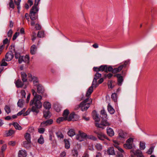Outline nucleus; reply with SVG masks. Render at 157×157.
I'll return each instance as SVG.
<instances>
[{
  "label": "nucleus",
  "mask_w": 157,
  "mask_h": 157,
  "mask_svg": "<svg viewBox=\"0 0 157 157\" xmlns=\"http://www.w3.org/2000/svg\"><path fill=\"white\" fill-rule=\"evenodd\" d=\"M32 92L34 97L33 99L31 101L30 104L31 105H34L32 107V111L37 113L39 112L38 109L41 108L42 106V103L40 101L42 96L37 94L33 89L32 90Z\"/></svg>",
  "instance_id": "nucleus-1"
},
{
  "label": "nucleus",
  "mask_w": 157,
  "mask_h": 157,
  "mask_svg": "<svg viewBox=\"0 0 157 157\" xmlns=\"http://www.w3.org/2000/svg\"><path fill=\"white\" fill-rule=\"evenodd\" d=\"M101 117L102 119V121L100 124L98 123H95V126L98 128H101L102 129L104 128V126H109L110 124L107 121V114L105 110L102 109L101 111Z\"/></svg>",
  "instance_id": "nucleus-2"
},
{
  "label": "nucleus",
  "mask_w": 157,
  "mask_h": 157,
  "mask_svg": "<svg viewBox=\"0 0 157 157\" xmlns=\"http://www.w3.org/2000/svg\"><path fill=\"white\" fill-rule=\"evenodd\" d=\"M89 100V98L85 99L82 101L79 105L76 106L75 108V110H78V109L81 108V109L82 111L86 110L90 106V105L91 104L92 102V100L90 98V100L89 103H87Z\"/></svg>",
  "instance_id": "nucleus-3"
},
{
  "label": "nucleus",
  "mask_w": 157,
  "mask_h": 157,
  "mask_svg": "<svg viewBox=\"0 0 157 157\" xmlns=\"http://www.w3.org/2000/svg\"><path fill=\"white\" fill-rule=\"evenodd\" d=\"M39 11L38 8L32 7L30 9L29 13L30 18L32 21H34L38 19L37 13Z\"/></svg>",
  "instance_id": "nucleus-4"
},
{
  "label": "nucleus",
  "mask_w": 157,
  "mask_h": 157,
  "mask_svg": "<svg viewBox=\"0 0 157 157\" xmlns=\"http://www.w3.org/2000/svg\"><path fill=\"white\" fill-rule=\"evenodd\" d=\"M94 132L97 135L98 138L101 140H104L105 139L110 140L107 136L101 132L98 131L97 130H94Z\"/></svg>",
  "instance_id": "nucleus-5"
},
{
  "label": "nucleus",
  "mask_w": 157,
  "mask_h": 157,
  "mask_svg": "<svg viewBox=\"0 0 157 157\" xmlns=\"http://www.w3.org/2000/svg\"><path fill=\"white\" fill-rule=\"evenodd\" d=\"M114 77H117V84L119 86H121L123 82L124 79L123 77L121 74H116L114 75Z\"/></svg>",
  "instance_id": "nucleus-6"
},
{
  "label": "nucleus",
  "mask_w": 157,
  "mask_h": 157,
  "mask_svg": "<svg viewBox=\"0 0 157 157\" xmlns=\"http://www.w3.org/2000/svg\"><path fill=\"white\" fill-rule=\"evenodd\" d=\"M75 117H77V119H78V116L75 114L74 112H72L69 115V117H67V120L68 121H76L77 120L75 119Z\"/></svg>",
  "instance_id": "nucleus-7"
},
{
  "label": "nucleus",
  "mask_w": 157,
  "mask_h": 157,
  "mask_svg": "<svg viewBox=\"0 0 157 157\" xmlns=\"http://www.w3.org/2000/svg\"><path fill=\"white\" fill-rule=\"evenodd\" d=\"M14 55L11 51L7 52L5 56V59L7 61L11 60L13 58Z\"/></svg>",
  "instance_id": "nucleus-8"
},
{
  "label": "nucleus",
  "mask_w": 157,
  "mask_h": 157,
  "mask_svg": "<svg viewBox=\"0 0 157 157\" xmlns=\"http://www.w3.org/2000/svg\"><path fill=\"white\" fill-rule=\"evenodd\" d=\"M79 135H78L76 136V138L77 140H79L80 141H81L82 140H81L80 139V137L83 139L86 138L87 135L86 133L83 132H82L81 131H79Z\"/></svg>",
  "instance_id": "nucleus-9"
},
{
  "label": "nucleus",
  "mask_w": 157,
  "mask_h": 157,
  "mask_svg": "<svg viewBox=\"0 0 157 157\" xmlns=\"http://www.w3.org/2000/svg\"><path fill=\"white\" fill-rule=\"evenodd\" d=\"M119 139H125L127 136V133L124 132L123 130H120L118 131Z\"/></svg>",
  "instance_id": "nucleus-10"
},
{
  "label": "nucleus",
  "mask_w": 157,
  "mask_h": 157,
  "mask_svg": "<svg viewBox=\"0 0 157 157\" xmlns=\"http://www.w3.org/2000/svg\"><path fill=\"white\" fill-rule=\"evenodd\" d=\"M101 74L97 72L94 75V77L92 82V85L95 84V83H97V80L101 78Z\"/></svg>",
  "instance_id": "nucleus-11"
},
{
  "label": "nucleus",
  "mask_w": 157,
  "mask_h": 157,
  "mask_svg": "<svg viewBox=\"0 0 157 157\" xmlns=\"http://www.w3.org/2000/svg\"><path fill=\"white\" fill-rule=\"evenodd\" d=\"M53 122V121L52 119H49L47 120L43 121L41 123V125H45V126L50 125L52 124Z\"/></svg>",
  "instance_id": "nucleus-12"
},
{
  "label": "nucleus",
  "mask_w": 157,
  "mask_h": 157,
  "mask_svg": "<svg viewBox=\"0 0 157 157\" xmlns=\"http://www.w3.org/2000/svg\"><path fill=\"white\" fill-rule=\"evenodd\" d=\"M129 63V61L128 60H126L125 61L124 63L123 64L120 65L117 68V69L119 72H120L123 68H125L126 67L127 65Z\"/></svg>",
  "instance_id": "nucleus-13"
},
{
  "label": "nucleus",
  "mask_w": 157,
  "mask_h": 157,
  "mask_svg": "<svg viewBox=\"0 0 157 157\" xmlns=\"http://www.w3.org/2000/svg\"><path fill=\"white\" fill-rule=\"evenodd\" d=\"M27 155V153L26 151L25 150H20L18 152V157H26Z\"/></svg>",
  "instance_id": "nucleus-14"
},
{
  "label": "nucleus",
  "mask_w": 157,
  "mask_h": 157,
  "mask_svg": "<svg viewBox=\"0 0 157 157\" xmlns=\"http://www.w3.org/2000/svg\"><path fill=\"white\" fill-rule=\"evenodd\" d=\"M37 92L39 94H42L44 91V88L40 84H38L37 86Z\"/></svg>",
  "instance_id": "nucleus-15"
},
{
  "label": "nucleus",
  "mask_w": 157,
  "mask_h": 157,
  "mask_svg": "<svg viewBox=\"0 0 157 157\" xmlns=\"http://www.w3.org/2000/svg\"><path fill=\"white\" fill-rule=\"evenodd\" d=\"M107 134L110 136H112L114 135V132L113 129L109 127L107 128Z\"/></svg>",
  "instance_id": "nucleus-16"
},
{
  "label": "nucleus",
  "mask_w": 157,
  "mask_h": 157,
  "mask_svg": "<svg viewBox=\"0 0 157 157\" xmlns=\"http://www.w3.org/2000/svg\"><path fill=\"white\" fill-rule=\"evenodd\" d=\"M37 47L35 44L33 45L30 47V53L32 55H34L36 51Z\"/></svg>",
  "instance_id": "nucleus-17"
},
{
  "label": "nucleus",
  "mask_w": 157,
  "mask_h": 157,
  "mask_svg": "<svg viewBox=\"0 0 157 157\" xmlns=\"http://www.w3.org/2000/svg\"><path fill=\"white\" fill-rule=\"evenodd\" d=\"M100 71H104L105 72L108 73L109 71H108V67L107 65H102L100 66Z\"/></svg>",
  "instance_id": "nucleus-18"
},
{
  "label": "nucleus",
  "mask_w": 157,
  "mask_h": 157,
  "mask_svg": "<svg viewBox=\"0 0 157 157\" xmlns=\"http://www.w3.org/2000/svg\"><path fill=\"white\" fill-rule=\"evenodd\" d=\"M93 86L92 85L88 89L86 93V97H89L93 92Z\"/></svg>",
  "instance_id": "nucleus-19"
},
{
  "label": "nucleus",
  "mask_w": 157,
  "mask_h": 157,
  "mask_svg": "<svg viewBox=\"0 0 157 157\" xmlns=\"http://www.w3.org/2000/svg\"><path fill=\"white\" fill-rule=\"evenodd\" d=\"M93 113V117L94 120L98 122L100 121V118L98 116V114L97 113L95 110H93L92 112Z\"/></svg>",
  "instance_id": "nucleus-20"
},
{
  "label": "nucleus",
  "mask_w": 157,
  "mask_h": 157,
  "mask_svg": "<svg viewBox=\"0 0 157 157\" xmlns=\"http://www.w3.org/2000/svg\"><path fill=\"white\" fill-rule=\"evenodd\" d=\"M24 82H22L20 79H18L16 82V86L18 88L22 87L24 85Z\"/></svg>",
  "instance_id": "nucleus-21"
},
{
  "label": "nucleus",
  "mask_w": 157,
  "mask_h": 157,
  "mask_svg": "<svg viewBox=\"0 0 157 157\" xmlns=\"http://www.w3.org/2000/svg\"><path fill=\"white\" fill-rule=\"evenodd\" d=\"M21 80L23 82H26L27 81V77L26 73L23 72H21Z\"/></svg>",
  "instance_id": "nucleus-22"
},
{
  "label": "nucleus",
  "mask_w": 157,
  "mask_h": 157,
  "mask_svg": "<svg viewBox=\"0 0 157 157\" xmlns=\"http://www.w3.org/2000/svg\"><path fill=\"white\" fill-rule=\"evenodd\" d=\"M108 71L109 72H112L114 74L117 73V72H119L117 68H115L113 69L112 67L111 66H109Z\"/></svg>",
  "instance_id": "nucleus-23"
},
{
  "label": "nucleus",
  "mask_w": 157,
  "mask_h": 157,
  "mask_svg": "<svg viewBox=\"0 0 157 157\" xmlns=\"http://www.w3.org/2000/svg\"><path fill=\"white\" fill-rule=\"evenodd\" d=\"M107 152L109 155H115L114 148L113 147H110L108 148L107 150Z\"/></svg>",
  "instance_id": "nucleus-24"
},
{
  "label": "nucleus",
  "mask_w": 157,
  "mask_h": 157,
  "mask_svg": "<svg viewBox=\"0 0 157 157\" xmlns=\"http://www.w3.org/2000/svg\"><path fill=\"white\" fill-rule=\"evenodd\" d=\"M44 117L45 119H47L50 117L51 115H50V112L49 110L47 111H43Z\"/></svg>",
  "instance_id": "nucleus-25"
},
{
  "label": "nucleus",
  "mask_w": 157,
  "mask_h": 157,
  "mask_svg": "<svg viewBox=\"0 0 157 157\" xmlns=\"http://www.w3.org/2000/svg\"><path fill=\"white\" fill-rule=\"evenodd\" d=\"M31 141H25L23 142V147L26 149L29 148L31 147Z\"/></svg>",
  "instance_id": "nucleus-26"
},
{
  "label": "nucleus",
  "mask_w": 157,
  "mask_h": 157,
  "mask_svg": "<svg viewBox=\"0 0 157 157\" xmlns=\"http://www.w3.org/2000/svg\"><path fill=\"white\" fill-rule=\"evenodd\" d=\"M15 133V131L11 129L8 131H6L5 132V136H11L14 134Z\"/></svg>",
  "instance_id": "nucleus-27"
},
{
  "label": "nucleus",
  "mask_w": 157,
  "mask_h": 157,
  "mask_svg": "<svg viewBox=\"0 0 157 157\" xmlns=\"http://www.w3.org/2000/svg\"><path fill=\"white\" fill-rule=\"evenodd\" d=\"M107 109L110 114H113L114 113L115 110L109 104L108 105Z\"/></svg>",
  "instance_id": "nucleus-28"
},
{
  "label": "nucleus",
  "mask_w": 157,
  "mask_h": 157,
  "mask_svg": "<svg viewBox=\"0 0 157 157\" xmlns=\"http://www.w3.org/2000/svg\"><path fill=\"white\" fill-rule=\"evenodd\" d=\"M134 155L137 157H141L143 155L142 153L139 149H137L135 152H133Z\"/></svg>",
  "instance_id": "nucleus-29"
},
{
  "label": "nucleus",
  "mask_w": 157,
  "mask_h": 157,
  "mask_svg": "<svg viewBox=\"0 0 157 157\" xmlns=\"http://www.w3.org/2000/svg\"><path fill=\"white\" fill-rule=\"evenodd\" d=\"M68 135L70 137H72L75 134V130L73 129H70L67 132Z\"/></svg>",
  "instance_id": "nucleus-30"
},
{
  "label": "nucleus",
  "mask_w": 157,
  "mask_h": 157,
  "mask_svg": "<svg viewBox=\"0 0 157 157\" xmlns=\"http://www.w3.org/2000/svg\"><path fill=\"white\" fill-rule=\"evenodd\" d=\"M12 125H13L14 126L15 128L16 129L21 130L22 128L21 126L19 125L17 122H13V123L12 124Z\"/></svg>",
  "instance_id": "nucleus-31"
},
{
  "label": "nucleus",
  "mask_w": 157,
  "mask_h": 157,
  "mask_svg": "<svg viewBox=\"0 0 157 157\" xmlns=\"http://www.w3.org/2000/svg\"><path fill=\"white\" fill-rule=\"evenodd\" d=\"M56 133L58 139L61 140L63 139L64 135L61 131H58L56 132Z\"/></svg>",
  "instance_id": "nucleus-32"
},
{
  "label": "nucleus",
  "mask_w": 157,
  "mask_h": 157,
  "mask_svg": "<svg viewBox=\"0 0 157 157\" xmlns=\"http://www.w3.org/2000/svg\"><path fill=\"white\" fill-rule=\"evenodd\" d=\"M43 106L45 109H48V110H49L51 108L50 103L47 101L44 102Z\"/></svg>",
  "instance_id": "nucleus-33"
},
{
  "label": "nucleus",
  "mask_w": 157,
  "mask_h": 157,
  "mask_svg": "<svg viewBox=\"0 0 157 157\" xmlns=\"http://www.w3.org/2000/svg\"><path fill=\"white\" fill-rule=\"evenodd\" d=\"M67 117H61L58 118L56 120V122L58 123H60L61 122L67 120Z\"/></svg>",
  "instance_id": "nucleus-34"
},
{
  "label": "nucleus",
  "mask_w": 157,
  "mask_h": 157,
  "mask_svg": "<svg viewBox=\"0 0 157 157\" xmlns=\"http://www.w3.org/2000/svg\"><path fill=\"white\" fill-rule=\"evenodd\" d=\"M25 138L26 141H31V135L28 133H26L24 136Z\"/></svg>",
  "instance_id": "nucleus-35"
},
{
  "label": "nucleus",
  "mask_w": 157,
  "mask_h": 157,
  "mask_svg": "<svg viewBox=\"0 0 157 157\" xmlns=\"http://www.w3.org/2000/svg\"><path fill=\"white\" fill-rule=\"evenodd\" d=\"M65 144V147L67 149L70 148V144L69 140L66 139H65L64 140Z\"/></svg>",
  "instance_id": "nucleus-36"
},
{
  "label": "nucleus",
  "mask_w": 157,
  "mask_h": 157,
  "mask_svg": "<svg viewBox=\"0 0 157 157\" xmlns=\"http://www.w3.org/2000/svg\"><path fill=\"white\" fill-rule=\"evenodd\" d=\"M23 61L27 63H29V55H26L25 57H23Z\"/></svg>",
  "instance_id": "nucleus-37"
},
{
  "label": "nucleus",
  "mask_w": 157,
  "mask_h": 157,
  "mask_svg": "<svg viewBox=\"0 0 157 157\" xmlns=\"http://www.w3.org/2000/svg\"><path fill=\"white\" fill-rule=\"evenodd\" d=\"M29 80L31 81H33V83L34 85L36 86H37V85H38L37 84L38 83V80L37 78L36 77H34V78H33V79H29Z\"/></svg>",
  "instance_id": "nucleus-38"
},
{
  "label": "nucleus",
  "mask_w": 157,
  "mask_h": 157,
  "mask_svg": "<svg viewBox=\"0 0 157 157\" xmlns=\"http://www.w3.org/2000/svg\"><path fill=\"white\" fill-rule=\"evenodd\" d=\"M37 142L39 144H41L44 143V140L42 135H41L40 136Z\"/></svg>",
  "instance_id": "nucleus-39"
},
{
  "label": "nucleus",
  "mask_w": 157,
  "mask_h": 157,
  "mask_svg": "<svg viewBox=\"0 0 157 157\" xmlns=\"http://www.w3.org/2000/svg\"><path fill=\"white\" fill-rule=\"evenodd\" d=\"M111 98L115 102H117V94L115 93H113L111 95Z\"/></svg>",
  "instance_id": "nucleus-40"
},
{
  "label": "nucleus",
  "mask_w": 157,
  "mask_h": 157,
  "mask_svg": "<svg viewBox=\"0 0 157 157\" xmlns=\"http://www.w3.org/2000/svg\"><path fill=\"white\" fill-rule=\"evenodd\" d=\"M4 109L7 114H9L11 112L10 108L9 105H6L4 108Z\"/></svg>",
  "instance_id": "nucleus-41"
},
{
  "label": "nucleus",
  "mask_w": 157,
  "mask_h": 157,
  "mask_svg": "<svg viewBox=\"0 0 157 157\" xmlns=\"http://www.w3.org/2000/svg\"><path fill=\"white\" fill-rule=\"evenodd\" d=\"M96 149L99 151H101L102 149V146L100 144H97L95 145Z\"/></svg>",
  "instance_id": "nucleus-42"
},
{
  "label": "nucleus",
  "mask_w": 157,
  "mask_h": 157,
  "mask_svg": "<svg viewBox=\"0 0 157 157\" xmlns=\"http://www.w3.org/2000/svg\"><path fill=\"white\" fill-rule=\"evenodd\" d=\"M103 81L104 79L103 78H100L98 81V83L97 82L96 83H95V84L94 85V87L96 88L99 84L101 83Z\"/></svg>",
  "instance_id": "nucleus-43"
},
{
  "label": "nucleus",
  "mask_w": 157,
  "mask_h": 157,
  "mask_svg": "<svg viewBox=\"0 0 157 157\" xmlns=\"http://www.w3.org/2000/svg\"><path fill=\"white\" fill-rule=\"evenodd\" d=\"M44 32L42 31H40L38 32L37 36L39 38H42L44 37Z\"/></svg>",
  "instance_id": "nucleus-44"
},
{
  "label": "nucleus",
  "mask_w": 157,
  "mask_h": 157,
  "mask_svg": "<svg viewBox=\"0 0 157 157\" xmlns=\"http://www.w3.org/2000/svg\"><path fill=\"white\" fill-rule=\"evenodd\" d=\"M124 147L128 149H131L132 147V144H131L126 143L124 144Z\"/></svg>",
  "instance_id": "nucleus-45"
},
{
  "label": "nucleus",
  "mask_w": 157,
  "mask_h": 157,
  "mask_svg": "<svg viewBox=\"0 0 157 157\" xmlns=\"http://www.w3.org/2000/svg\"><path fill=\"white\" fill-rule=\"evenodd\" d=\"M154 147L153 146L150 147L148 150L146 152V153L149 155H151L153 152Z\"/></svg>",
  "instance_id": "nucleus-46"
},
{
  "label": "nucleus",
  "mask_w": 157,
  "mask_h": 157,
  "mask_svg": "<svg viewBox=\"0 0 157 157\" xmlns=\"http://www.w3.org/2000/svg\"><path fill=\"white\" fill-rule=\"evenodd\" d=\"M145 143L144 142H140V149L141 150H144L145 148Z\"/></svg>",
  "instance_id": "nucleus-47"
},
{
  "label": "nucleus",
  "mask_w": 157,
  "mask_h": 157,
  "mask_svg": "<svg viewBox=\"0 0 157 157\" xmlns=\"http://www.w3.org/2000/svg\"><path fill=\"white\" fill-rule=\"evenodd\" d=\"M23 99H20L17 102V105L20 107H22L23 105Z\"/></svg>",
  "instance_id": "nucleus-48"
},
{
  "label": "nucleus",
  "mask_w": 157,
  "mask_h": 157,
  "mask_svg": "<svg viewBox=\"0 0 157 157\" xmlns=\"http://www.w3.org/2000/svg\"><path fill=\"white\" fill-rule=\"evenodd\" d=\"M69 113V110L67 109H66L64 111L63 115L64 117H67Z\"/></svg>",
  "instance_id": "nucleus-49"
},
{
  "label": "nucleus",
  "mask_w": 157,
  "mask_h": 157,
  "mask_svg": "<svg viewBox=\"0 0 157 157\" xmlns=\"http://www.w3.org/2000/svg\"><path fill=\"white\" fill-rule=\"evenodd\" d=\"M40 1V0H35L34 5L32 7L35 8H38V5Z\"/></svg>",
  "instance_id": "nucleus-50"
},
{
  "label": "nucleus",
  "mask_w": 157,
  "mask_h": 157,
  "mask_svg": "<svg viewBox=\"0 0 157 157\" xmlns=\"http://www.w3.org/2000/svg\"><path fill=\"white\" fill-rule=\"evenodd\" d=\"M9 7L13 9L14 8V5L13 0H10L9 3Z\"/></svg>",
  "instance_id": "nucleus-51"
},
{
  "label": "nucleus",
  "mask_w": 157,
  "mask_h": 157,
  "mask_svg": "<svg viewBox=\"0 0 157 157\" xmlns=\"http://www.w3.org/2000/svg\"><path fill=\"white\" fill-rule=\"evenodd\" d=\"M6 59H3L2 61V63L1 64V66H6L8 65L7 63L6 62Z\"/></svg>",
  "instance_id": "nucleus-52"
},
{
  "label": "nucleus",
  "mask_w": 157,
  "mask_h": 157,
  "mask_svg": "<svg viewBox=\"0 0 157 157\" xmlns=\"http://www.w3.org/2000/svg\"><path fill=\"white\" fill-rule=\"evenodd\" d=\"M113 82L112 81H110L108 82V88H111L112 89L114 87V86L112 85Z\"/></svg>",
  "instance_id": "nucleus-53"
},
{
  "label": "nucleus",
  "mask_w": 157,
  "mask_h": 157,
  "mask_svg": "<svg viewBox=\"0 0 157 157\" xmlns=\"http://www.w3.org/2000/svg\"><path fill=\"white\" fill-rule=\"evenodd\" d=\"M21 98H25L26 93L24 90H21Z\"/></svg>",
  "instance_id": "nucleus-54"
},
{
  "label": "nucleus",
  "mask_w": 157,
  "mask_h": 157,
  "mask_svg": "<svg viewBox=\"0 0 157 157\" xmlns=\"http://www.w3.org/2000/svg\"><path fill=\"white\" fill-rule=\"evenodd\" d=\"M13 32L11 29H10L7 33V36L8 37H10V38H11L12 36Z\"/></svg>",
  "instance_id": "nucleus-55"
},
{
  "label": "nucleus",
  "mask_w": 157,
  "mask_h": 157,
  "mask_svg": "<svg viewBox=\"0 0 157 157\" xmlns=\"http://www.w3.org/2000/svg\"><path fill=\"white\" fill-rule=\"evenodd\" d=\"M19 35V33L18 32H16L13 36L12 38L13 40H15L16 39L17 37Z\"/></svg>",
  "instance_id": "nucleus-56"
},
{
  "label": "nucleus",
  "mask_w": 157,
  "mask_h": 157,
  "mask_svg": "<svg viewBox=\"0 0 157 157\" xmlns=\"http://www.w3.org/2000/svg\"><path fill=\"white\" fill-rule=\"evenodd\" d=\"M73 156L75 157H77L78 155V152L76 150L72 151Z\"/></svg>",
  "instance_id": "nucleus-57"
},
{
  "label": "nucleus",
  "mask_w": 157,
  "mask_h": 157,
  "mask_svg": "<svg viewBox=\"0 0 157 157\" xmlns=\"http://www.w3.org/2000/svg\"><path fill=\"white\" fill-rule=\"evenodd\" d=\"M20 53L16 52H15V57L16 59H18L21 56Z\"/></svg>",
  "instance_id": "nucleus-58"
},
{
  "label": "nucleus",
  "mask_w": 157,
  "mask_h": 157,
  "mask_svg": "<svg viewBox=\"0 0 157 157\" xmlns=\"http://www.w3.org/2000/svg\"><path fill=\"white\" fill-rule=\"evenodd\" d=\"M93 70L94 71L97 72L101 71L100 66L99 67H94L93 68Z\"/></svg>",
  "instance_id": "nucleus-59"
},
{
  "label": "nucleus",
  "mask_w": 157,
  "mask_h": 157,
  "mask_svg": "<svg viewBox=\"0 0 157 157\" xmlns=\"http://www.w3.org/2000/svg\"><path fill=\"white\" fill-rule=\"evenodd\" d=\"M133 141V139L132 138H129L126 141V143L130 144Z\"/></svg>",
  "instance_id": "nucleus-60"
},
{
  "label": "nucleus",
  "mask_w": 157,
  "mask_h": 157,
  "mask_svg": "<svg viewBox=\"0 0 157 157\" xmlns=\"http://www.w3.org/2000/svg\"><path fill=\"white\" fill-rule=\"evenodd\" d=\"M54 137V136H52V134H50L49 136V140L51 141H52L53 143H56V142L55 140V141L52 140V138Z\"/></svg>",
  "instance_id": "nucleus-61"
},
{
  "label": "nucleus",
  "mask_w": 157,
  "mask_h": 157,
  "mask_svg": "<svg viewBox=\"0 0 157 157\" xmlns=\"http://www.w3.org/2000/svg\"><path fill=\"white\" fill-rule=\"evenodd\" d=\"M45 131V129L43 128H40L38 129V132L41 134L43 133Z\"/></svg>",
  "instance_id": "nucleus-62"
},
{
  "label": "nucleus",
  "mask_w": 157,
  "mask_h": 157,
  "mask_svg": "<svg viewBox=\"0 0 157 157\" xmlns=\"http://www.w3.org/2000/svg\"><path fill=\"white\" fill-rule=\"evenodd\" d=\"M55 109L58 112H59L61 110L60 107L58 106H55Z\"/></svg>",
  "instance_id": "nucleus-63"
},
{
  "label": "nucleus",
  "mask_w": 157,
  "mask_h": 157,
  "mask_svg": "<svg viewBox=\"0 0 157 157\" xmlns=\"http://www.w3.org/2000/svg\"><path fill=\"white\" fill-rule=\"evenodd\" d=\"M105 77H107L109 79H110L112 77L113 75L111 73H109L107 75L105 74Z\"/></svg>",
  "instance_id": "nucleus-64"
}]
</instances>
